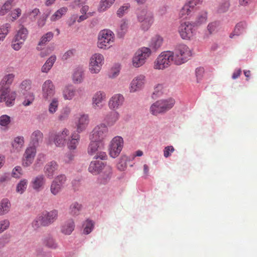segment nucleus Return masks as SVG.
I'll use <instances>...</instances> for the list:
<instances>
[{
    "mask_svg": "<svg viewBox=\"0 0 257 257\" xmlns=\"http://www.w3.org/2000/svg\"><path fill=\"white\" fill-rule=\"evenodd\" d=\"M114 39V35L111 31L107 29L101 30L98 36L97 46L101 49H108L112 46Z\"/></svg>",
    "mask_w": 257,
    "mask_h": 257,
    "instance_id": "20e7f679",
    "label": "nucleus"
},
{
    "mask_svg": "<svg viewBox=\"0 0 257 257\" xmlns=\"http://www.w3.org/2000/svg\"><path fill=\"white\" fill-rule=\"evenodd\" d=\"M246 27L247 24L245 22H241L238 23L235 26L233 32L230 34V38H232L234 36H239L242 34Z\"/></svg>",
    "mask_w": 257,
    "mask_h": 257,
    "instance_id": "7c9ffc66",
    "label": "nucleus"
},
{
    "mask_svg": "<svg viewBox=\"0 0 257 257\" xmlns=\"http://www.w3.org/2000/svg\"><path fill=\"white\" fill-rule=\"evenodd\" d=\"M42 97L47 100L51 99L55 94V87L50 80H46L42 85Z\"/></svg>",
    "mask_w": 257,
    "mask_h": 257,
    "instance_id": "f3484780",
    "label": "nucleus"
},
{
    "mask_svg": "<svg viewBox=\"0 0 257 257\" xmlns=\"http://www.w3.org/2000/svg\"><path fill=\"white\" fill-rule=\"evenodd\" d=\"M24 144V138L23 137H17L15 139L12 146L17 151H19L23 147Z\"/></svg>",
    "mask_w": 257,
    "mask_h": 257,
    "instance_id": "09e8293b",
    "label": "nucleus"
},
{
    "mask_svg": "<svg viewBox=\"0 0 257 257\" xmlns=\"http://www.w3.org/2000/svg\"><path fill=\"white\" fill-rule=\"evenodd\" d=\"M46 182L45 177L39 175L35 177L31 182L33 188L36 191H40L44 186Z\"/></svg>",
    "mask_w": 257,
    "mask_h": 257,
    "instance_id": "bb28decb",
    "label": "nucleus"
},
{
    "mask_svg": "<svg viewBox=\"0 0 257 257\" xmlns=\"http://www.w3.org/2000/svg\"><path fill=\"white\" fill-rule=\"evenodd\" d=\"M56 60V57L55 55H52L50 56L42 66L41 68V71L44 73H48L52 67Z\"/></svg>",
    "mask_w": 257,
    "mask_h": 257,
    "instance_id": "c85d7f7f",
    "label": "nucleus"
},
{
    "mask_svg": "<svg viewBox=\"0 0 257 257\" xmlns=\"http://www.w3.org/2000/svg\"><path fill=\"white\" fill-rule=\"evenodd\" d=\"M130 6L128 4H124L121 6L117 11L116 14L118 17H121L127 12Z\"/></svg>",
    "mask_w": 257,
    "mask_h": 257,
    "instance_id": "680f3d73",
    "label": "nucleus"
},
{
    "mask_svg": "<svg viewBox=\"0 0 257 257\" xmlns=\"http://www.w3.org/2000/svg\"><path fill=\"white\" fill-rule=\"evenodd\" d=\"M173 55L175 58V64L181 65L185 63L191 56V52L189 47L184 44L178 45L174 51Z\"/></svg>",
    "mask_w": 257,
    "mask_h": 257,
    "instance_id": "39448f33",
    "label": "nucleus"
},
{
    "mask_svg": "<svg viewBox=\"0 0 257 257\" xmlns=\"http://www.w3.org/2000/svg\"><path fill=\"white\" fill-rule=\"evenodd\" d=\"M36 148L34 146L30 147L27 149L25 153V159L23 162V165L25 166H28L32 163L36 155Z\"/></svg>",
    "mask_w": 257,
    "mask_h": 257,
    "instance_id": "4be33fe9",
    "label": "nucleus"
},
{
    "mask_svg": "<svg viewBox=\"0 0 257 257\" xmlns=\"http://www.w3.org/2000/svg\"><path fill=\"white\" fill-rule=\"evenodd\" d=\"M151 54V51L148 47H143L139 49L132 58L133 66L135 68H139L143 66Z\"/></svg>",
    "mask_w": 257,
    "mask_h": 257,
    "instance_id": "423d86ee",
    "label": "nucleus"
},
{
    "mask_svg": "<svg viewBox=\"0 0 257 257\" xmlns=\"http://www.w3.org/2000/svg\"><path fill=\"white\" fill-rule=\"evenodd\" d=\"M89 121V116L87 114L80 115L75 122L77 132L80 133L84 131L86 128Z\"/></svg>",
    "mask_w": 257,
    "mask_h": 257,
    "instance_id": "aec40b11",
    "label": "nucleus"
},
{
    "mask_svg": "<svg viewBox=\"0 0 257 257\" xmlns=\"http://www.w3.org/2000/svg\"><path fill=\"white\" fill-rule=\"evenodd\" d=\"M106 165L102 161H91L88 167L89 172L94 175H97L102 170L104 166Z\"/></svg>",
    "mask_w": 257,
    "mask_h": 257,
    "instance_id": "5701e85b",
    "label": "nucleus"
},
{
    "mask_svg": "<svg viewBox=\"0 0 257 257\" xmlns=\"http://www.w3.org/2000/svg\"><path fill=\"white\" fill-rule=\"evenodd\" d=\"M67 7H62L58 10L50 18L51 21L54 22L59 20L62 16L64 15L67 12Z\"/></svg>",
    "mask_w": 257,
    "mask_h": 257,
    "instance_id": "a19ab883",
    "label": "nucleus"
},
{
    "mask_svg": "<svg viewBox=\"0 0 257 257\" xmlns=\"http://www.w3.org/2000/svg\"><path fill=\"white\" fill-rule=\"evenodd\" d=\"M58 217V211L44 210L39 213L32 223V227L37 229L42 226H48L52 224Z\"/></svg>",
    "mask_w": 257,
    "mask_h": 257,
    "instance_id": "f257e3e1",
    "label": "nucleus"
},
{
    "mask_svg": "<svg viewBox=\"0 0 257 257\" xmlns=\"http://www.w3.org/2000/svg\"><path fill=\"white\" fill-rule=\"evenodd\" d=\"M76 91L71 86H66L63 90V96L65 100H71L75 95Z\"/></svg>",
    "mask_w": 257,
    "mask_h": 257,
    "instance_id": "c9c22d12",
    "label": "nucleus"
},
{
    "mask_svg": "<svg viewBox=\"0 0 257 257\" xmlns=\"http://www.w3.org/2000/svg\"><path fill=\"white\" fill-rule=\"evenodd\" d=\"M104 62V58L101 54H93L89 60V70L92 74H97L101 70Z\"/></svg>",
    "mask_w": 257,
    "mask_h": 257,
    "instance_id": "6e6552de",
    "label": "nucleus"
},
{
    "mask_svg": "<svg viewBox=\"0 0 257 257\" xmlns=\"http://www.w3.org/2000/svg\"><path fill=\"white\" fill-rule=\"evenodd\" d=\"M43 243L49 248L56 249L58 247V244L56 240L52 236H48L43 240Z\"/></svg>",
    "mask_w": 257,
    "mask_h": 257,
    "instance_id": "2f4dec72",
    "label": "nucleus"
},
{
    "mask_svg": "<svg viewBox=\"0 0 257 257\" xmlns=\"http://www.w3.org/2000/svg\"><path fill=\"white\" fill-rule=\"evenodd\" d=\"M115 0H101L97 8L99 12H103L110 8Z\"/></svg>",
    "mask_w": 257,
    "mask_h": 257,
    "instance_id": "72a5a7b5",
    "label": "nucleus"
},
{
    "mask_svg": "<svg viewBox=\"0 0 257 257\" xmlns=\"http://www.w3.org/2000/svg\"><path fill=\"white\" fill-rule=\"evenodd\" d=\"M59 100L57 98H53L48 106V111L50 114H54L58 110Z\"/></svg>",
    "mask_w": 257,
    "mask_h": 257,
    "instance_id": "37998d69",
    "label": "nucleus"
},
{
    "mask_svg": "<svg viewBox=\"0 0 257 257\" xmlns=\"http://www.w3.org/2000/svg\"><path fill=\"white\" fill-rule=\"evenodd\" d=\"M11 28L10 24L7 23L0 27V41H3L6 36L8 34Z\"/></svg>",
    "mask_w": 257,
    "mask_h": 257,
    "instance_id": "49530a36",
    "label": "nucleus"
},
{
    "mask_svg": "<svg viewBox=\"0 0 257 257\" xmlns=\"http://www.w3.org/2000/svg\"><path fill=\"white\" fill-rule=\"evenodd\" d=\"M24 42L17 40L14 38L12 41L11 47L15 51H19L22 47Z\"/></svg>",
    "mask_w": 257,
    "mask_h": 257,
    "instance_id": "4d7b16f0",
    "label": "nucleus"
},
{
    "mask_svg": "<svg viewBox=\"0 0 257 257\" xmlns=\"http://www.w3.org/2000/svg\"><path fill=\"white\" fill-rule=\"evenodd\" d=\"M194 25L190 22H182L178 28V32L180 37L184 40L192 38L195 34Z\"/></svg>",
    "mask_w": 257,
    "mask_h": 257,
    "instance_id": "4468645a",
    "label": "nucleus"
},
{
    "mask_svg": "<svg viewBox=\"0 0 257 257\" xmlns=\"http://www.w3.org/2000/svg\"><path fill=\"white\" fill-rule=\"evenodd\" d=\"M50 14V12L47 11L42 15V16L39 19L37 22L39 27H42L45 25L46 20L47 19Z\"/></svg>",
    "mask_w": 257,
    "mask_h": 257,
    "instance_id": "13d9d810",
    "label": "nucleus"
},
{
    "mask_svg": "<svg viewBox=\"0 0 257 257\" xmlns=\"http://www.w3.org/2000/svg\"><path fill=\"white\" fill-rule=\"evenodd\" d=\"M11 122V118L10 116L4 114L0 116V125L7 127Z\"/></svg>",
    "mask_w": 257,
    "mask_h": 257,
    "instance_id": "5fc2aeb1",
    "label": "nucleus"
},
{
    "mask_svg": "<svg viewBox=\"0 0 257 257\" xmlns=\"http://www.w3.org/2000/svg\"><path fill=\"white\" fill-rule=\"evenodd\" d=\"M22 175V169L21 167L17 166L13 170L12 176L14 178H19Z\"/></svg>",
    "mask_w": 257,
    "mask_h": 257,
    "instance_id": "0e129e2a",
    "label": "nucleus"
},
{
    "mask_svg": "<svg viewBox=\"0 0 257 257\" xmlns=\"http://www.w3.org/2000/svg\"><path fill=\"white\" fill-rule=\"evenodd\" d=\"M35 99V95L33 92H29L25 97L23 102V105L28 106L30 105Z\"/></svg>",
    "mask_w": 257,
    "mask_h": 257,
    "instance_id": "3c124183",
    "label": "nucleus"
},
{
    "mask_svg": "<svg viewBox=\"0 0 257 257\" xmlns=\"http://www.w3.org/2000/svg\"><path fill=\"white\" fill-rule=\"evenodd\" d=\"M90 142L88 146L87 153L90 156L95 155L96 159L105 160L107 158L106 153L100 151V142L96 141L90 140Z\"/></svg>",
    "mask_w": 257,
    "mask_h": 257,
    "instance_id": "f8f14e48",
    "label": "nucleus"
},
{
    "mask_svg": "<svg viewBox=\"0 0 257 257\" xmlns=\"http://www.w3.org/2000/svg\"><path fill=\"white\" fill-rule=\"evenodd\" d=\"M10 226V222L8 220H4L0 221V233L7 229Z\"/></svg>",
    "mask_w": 257,
    "mask_h": 257,
    "instance_id": "69168bd1",
    "label": "nucleus"
},
{
    "mask_svg": "<svg viewBox=\"0 0 257 257\" xmlns=\"http://www.w3.org/2000/svg\"><path fill=\"white\" fill-rule=\"evenodd\" d=\"M27 180L26 179L21 180L17 185L16 189L17 192L20 194H22L27 188Z\"/></svg>",
    "mask_w": 257,
    "mask_h": 257,
    "instance_id": "6e6d98bb",
    "label": "nucleus"
},
{
    "mask_svg": "<svg viewBox=\"0 0 257 257\" xmlns=\"http://www.w3.org/2000/svg\"><path fill=\"white\" fill-rule=\"evenodd\" d=\"M16 96V92L12 91L10 87H0V102H5L6 106H13Z\"/></svg>",
    "mask_w": 257,
    "mask_h": 257,
    "instance_id": "1a4fd4ad",
    "label": "nucleus"
},
{
    "mask_svg": "<svg viewBox=\"0 0 257 257\" xmlns=\"http://www.w3.org/2000/svg\"><path fill=\"white\" fill-rule=\"evenodd\" d=\"M66 180V177L64 175H58L51 183V193L54 195L58 194L64 187Z\"/></svg>",
    "mask_w": 257,
    "mask_h": 257,
    "instance_id": "2eb2a0df",
    "label": "nucleus"
},
{
    "mask_svg": "<svg viewBox=\"0 0 257 257\" xmlns=\"http://www.w3.org/2000/svg\"><path fill=\"white\" fill-rule=\"evenodd\" d=\"M172 63L175 64L173 52L167 51L162 52L154 62V68L163 70L169 67Z\"/></svg>",
    "mask_w": 257,
    "mask_h": 257,
    "instance_id": "f03ea898",
    "label": "nucleus"
},
{
    "mask_svg": "<svg viewBox=\"0 0 257 257\" xmlns=\"http://www.w3.org/2000/svg\"><path fill=\"white\" fill-rule=\"evenodd\" d=\"M128 28V23L124 20H122L120 24V33L124 35L127 31Z\"/></svg>",
    "mask_w": 257,
    "mask_h": 257,
    "instance_id": "338daca9",
    "label": "nucleus"
},
{
    "mask_svg": "<svg viewBox=\"0 0 257 257\" xmlns=\"http://www.w3.org/2000/svg\"><path fill=\"white\" fill-rule=\"evenodd\" d=\"M71 110L69 107L65 106L63 107L60 111L58 116V119L60 121L67 120L71 113Z\"/></svg>",
    "mask_w": 257,
    "mask_h": 257,
    "instance_id": "58836bf2",
    "label": "nucleus"
},
{
    "mask_svg": "<svg viewBox=\"0 0 257 257\" xmlns=\"http://www.w3.org/2000/svg\"><path fill=\"white\" fill-rule=\"evenodd\" d=\"M32 81L29 79L23 80L20 85L21 91L25 94V92L28 91L31 88Z\"/></svg>",
    "mask_w": 257,
    "mask_h": 257,
    "instance_id": "de8ad7c7",
    "label": "nucleus"
},
{
    "mask_svg": "<svg viewBox=\"0 0 257 257\" xmlns=\"http://www.w3.org/2000/svg\"><path fill=\"white\" fill-rule=\"evenodd\" d=\"M106 99V93L102 90L97 91L95 92L92 97V105L93 108H101L103 106V103Z\"/></svg>",
    "mask_w": 257,
    "mask_h": 257,
    "instance_id": "a211bd4d",
    "label": "nucleus"
},
{
    "mask_svg": "<svg viewBox=\"0 0 257 257\" xmlns=\"http://www.w3.org/2000/svg\"><path fill=\"white\" fill-rule=\"evenodd\" d=\"M28 34V31L27 29L22 26L17 31L14 38L25 42L27 38Z\"/></svg>",
    "mask_w": 257,
    "mask_h": 257,
    "instance_id": "e433bc0d",
    "label": "nucleus"
},
{
    "mask_svg": "<svg viewBox=\"0 0 257 257\" xmlns=\"http://www.w3.org/2000/svg\"><path fill=\"white\" fill-rule=\"evenodd\" d=\"M15 77V74L9 73L6 75L1 81L0 87H10Z\"/></svg>",
    "mask_w": 257,
    "mask_h": 257,
    "instance_id": "c756f323",
    "label": "nucleus"
},
{
    "mask_svg": "<svg viewBox=\"0 0 257 257\" xmlns=\"http://www.w3.org/2000/svg\"><path fill=\"white\" fill-rule=\"evenodd\" d=\"M80 139V136L75 132L69 136L66 144L67 148L70 150H74L77 148Z\"/></svg>",
    "mask_w": 257,
    "mask_h": 257,
    "instance_id": "412c9836",
    "label": "nucleus"
},
{
    "mask_svg": "<svg viewBox=\"0 0 257 257\" xmlns=\"http://www.w3.org/2000/svg\"><path fill=\"white\" fill-rule=\"evenodd\" d=\"M102 172L99 177V180L100 183L105 184L111 178L112 171V168L109 165H105L102 169Z\"/></svg>",
    "mask_w": 257,
    "mask_h": 257,
    "instance_id": "b1692460",
    "label": "nucleus"
},
{
    "mask_svg": "<svg viewBox=\"0 0 257 257\" xmlns=\"http://www.w3.org/2000/svg\"><path fill=\"white\" fill-rule=\"evenodd\" d=\"M207 19V13L206 12H202L197 17L195 21L194 22L193 25L195 26H199L203 23H205Z\"/></svg>",
    "mask_w": 257,
    "mask_h": 257,
    "instance_id": "c03bdc74",
    "label": "nucleus"
},
{
    "mask_svg": "<svg viewBox=\"0 0 257 257\" xmlns=\"http://www.w3.org/2000/svg\"><path fill=\"white\" fill-rule=\"evenodd\" d=\"M119 118V114L117 111H111L105 117L106 125L111 126L113 125Z\"/></svg>",
    "mask_w": 257,
    "mask_h": 257,
    "instance_id": "cd10ccee",
    "label": "nucleus"
},
{
    "mask_svg": "<svg viewBox=\"0 0 257 257\" xmlns=\"http://www.w3.org/2000/svg\"><path fill=\"white\" fill-rule=\"evenodd\" d=\"M175 102V100L171 98L158 100L151 106L150 108V112L154 115L164 113L172 108Z\"/></svg>",
    "mask_w": 257,
    "mask_h": 257,
    "instance_id": "7ed1b4c3",
    "label": "nucleus"
},
{
    "mask_svg": "<svg viewBox=\"0 0 257 257\" xmlns=\"http://www.w3.org/2000/svg\"><path fill=\"white\" fill-rule=\"evenodd\" d=\"M108 129L104 123L96 125L89 135V140L101 142L107 136Z\"/></svg>",
    "mask_w": 257,
    "mask_h": 257,
    "instance_id": "9d476101",
    "label": "nucleus"
},
{
    "mask_svg": "<svg viewBox=\"0 0 257 257\" xmlns=\"http://www.w3.org/2000/svg\"><path fill=\"white\" fill-rule=\"evenodd\" d=\"M137 19L144 31L148 30L154 22L153 13L147 9H143L138 12Z\"/></svg>",
    "mask_w": 257,
    "mask_h": 257,
    "instance_id": "0eeeda50",
    "label": "nucleus"
},
{
    "mask_svg": "<svg viewBox=\"0 0 257 257\" xmlns=\"http://www.w3.org/2000/svg\"><path fill=\"white\" fill-rule=\"evenodd\" d=\"M83 233L88 234L90 233L93 228L94 223L91 220H86L83 225Z\"/></svg>",
    "mask_w": 257,
    "mask_h": 257,
    "instance_id": "8fccbe9b",
    "label": "nucleus"
},
{
    "mask_svg": "<svg viewBox=\"0 0 257 257\" xmlns=\"http://www.w3.org/2000/svg\"><path fill=\"white\" fill-rule=\"evenodd\" d=\"M22 11L20 8H17L14 9L10 14V16L12 17V20L13 21L18 18L21 15Z\"/></svg>",
    "mask_w": 257,
    "mask_h": 257,
    "instance_id": "e2e57ef3",
    "label": "nucleus"
},
{
    "mask_svg": "<svg viewBox=\"0 0 257 257\" xmlns=\"http://www.w3.org/2000/svg\"><path fill=\"white\" fill-rule=\"evenodd\" d=\"M146 82V76L143 74H140L135 77L129 85L130 93H135L142 90Z\"/></svg>",
    "mask_w": 257,
    "mask_h": 257,
    "instance_id": "dca6fc26",
    "label": "nucleus"
},
{
    "mask_svg": "<svg viewBox=\"0 0 257 257\" xmlns=\"http://www.w3.org/2000/svg\"><path fill=\"white\" fill-rule=\"evenodd\" d=\"M219 24L217 22H213L209 23L207 26V31L210 34H213L219 29Z\"/></svg>",
    "mask_w": 257,
    "mask_h": 257,
    "instance_id": "864d4df0",
    "label": "nucleus"
},
{
    "mask_svg": "<svg viewBox=\"0 0 257 257\" xmlns=\"http://www.w3.org/2000/svg\"><path fill=\"white\" fill-rule=\"evenodd\" d=\"M81 208V204L75 202L72 203L70 205L69 212L72 215H77L80 213Z\"/></svg>",
    "mask_w": 257,
    "mask_h": 257,
    "instance_id": "a18cd8bd",
    "label": "nucleus"
},
{
    "mask_svg": "<svg viewBox=\"0 0 257 257\" xmlns=\"http://www.w3.org/2000/svg\"><path fill=\"white\" fill-rule=\"evenodd\" d=\"M53 33L49 32L44 35L41 38L39 43V46L45 45L47 42H49L53 37Z\"/></svg>",
    "mask_w": 257,
    "mask_h": 257,
    "instance_id": "603ef678",
    "label": "nucleus"
},
{
    "mask_svg": "<svg viewBox=\"0 0 257 257\" xmlns=\"http://www.w3.org/2000/svg\"><path fill=\"white\" fill-rule=\"evenodd\" d=\"M119 71L120 68L118 66L112 67L108 72V76L110 78H115L119 75Z\"/></svg>",
    "mask_w": 257,
    "mask_h": 257,
    "instance_id": "052dcab7",
    "label": "nucleus"
},
{
    "mask_svg": "<svg viewBox=\"0 0 257 257\" xmlns=\"http://www.w3.org/2000/svg\"><path fill=\"white\" fill-rule=\"evenodd\" d=\"M74 229V223L70 220L66 222L61 228V232L65 235H69Z\"/></svg>",
    "mask_w": 257,
    "mask_h": 257,
    "instance_id": "f704fd0d",
    "label": "nucleus"
},
{
    "mask_svg": "<svg viewBox=\"0 0 257 257\" xmlns=\"http://www.w3.org/2000/svg\"><path fill=\"white\" fill-rule=\"evenodd\" d=\"M43 138V135L42 133L39 130L35 131L32 134L31 136V143L34 147H36L39 142L42 141Z\"/></svg>",
    "mask_w": 257,
    "mask_h": 257,
    "instance_id": "473e14b6",
    "label": "nucleus"
},
{
    "mask_svg": "<svg viewBox=\"0 0 257 257\" xmlns=\"http://www.w3.org/2000/svg\"><path fill=\"white\" fill-rule=\"evenodd\" d=\"M229 6V2L227 0H224L220 4L218 8V12L221 13H224L228 10Z\"/></svg>",
    "mask_w": 257,
    "mask_h": 257,
    "instance_id": "bf43d9fd",
    "label": "nucleus"
},
{
    "mask_svg": "<svg viewBox=\"0 0 257 257\" xmlns=\"http://www.w3.org/2000/svg\"><path fill=\"white\" fill-rule=\"evenodd\" d=\"M124 101V98L122 94L120 93L115 94L109 99L108 105L110 109L115 110L122 105Z\"/></svg>",
    "mask_w": 257,
    "mask_h": 257,
    "instance_id": "6ab92c4d",
    "label": "nucleus"
},
{
    "mask_svg": "<svg viewBox=\"0 0 257 257\" xmlns=\"http://www.w3.org/2000/svg\"><path fill=\"white\" fill-rule=\"evenodd\" d=\"M163 39L162 37L156 35L153 37L149 43V46L151 51H156L162 46Z\"/></svg>",
    "mask_w": 257,
    "mask_h": 257,
    "instance_id": "a878e982",
    "label": "nucleus"
},
{
    "mask_svg": "<svg viewBox=\"0 0 257 257\" xmlns=\"http://www.w3.org/2000/svg\"><path fill=\"white\" fill-rule=\"evenodd\" d=\"M11 203L8 199H4L0 202V215L7 213L10 209Z\"/></svg>",
    "mask_w": 257,
    "mask_h": 257,
    "instance_id": "4c0bfd02",
    "label": "nucleus"
},
{
    "mask_svg": "<svg viewBox=\"0 0 257 257\" xmlns=\"http://www.w3.org/2000/svg\"><path fill=\"white\" fill-rule=\"evenodd\" d=\"M174 151L175 149L172 146H169L166 147L164 150V156L165 158H168Z\"/></svg>",
    "mask_w": 257,
    "mask_h": 257,
    "instance_id": "774afa93",
    "label": "nucleus"
},
{
    "mask_svg": "<svg viewBox=\"0 0 257 257\" xmlns=\"http://www.w3.org/2000/svg\"><path fill=\"white\" fill-rule=\"evenodd\" d=\"M58 169V164L55 161H51L45 165L44 169V173L48 178H52Z\"/></svg>",
    "mask_w": 257,
    "mask_h": 257,
    "instance_id": "393cba45",
    "label": "nucleus"
},
{
    "mask_svg": "<svg viewBox=\"0 0 257 257\" xmlns=\"http://www.w3.org/2000/svg\"><path fill=\"white\" fill-rule=\"evenodd\" d=\"M123 146V140L120 136L114 137L111 141L109 147V154L113 158L117 157L121 152Z\"/></svg>",
    "mask_w": 257,
    "mask_h": 257,
    "instance_id": "ddd939ff",
    "label": "nucleus"
},
{
    "mask_svg": "<svg viewBox=\"0 0 257 257\" xmlns=\"http://www.w3.org/2000/svg\"><path fill=\"white\" fill-rule=\"evenodd\" d=\"M193 11V10L191 8L190 6L186 3L180 10L179 17L180 18L187 19Z\"/></svg>",
    "mask_w": 257,
    "mask_h": 257,
    "instance_id": "ea45409f",
    "label": "nucleus"
},
{
    "mask_svg": "<svg viewBox=\"0 0 257 257\" xmlns=\"http://www.w3.org/2000/svg\"><path fill=\"white\" fill-rule=\"evenodd\" d=\"M83 79V70L82 68L76 69L73 75V80L74 83H80Z\"/></svg>",
    "mask_w": 257,
    "mask_h": 257,
    "instance_id": "79ce46f5",
    "label": "nucleus"
},
{
    "mask_svg": "<svg viewBox=\"0 0 257 257\" xmlns=\"http://www.w3.org/2000/svg\"><path fill=\"white\" fill-rule=\"evenodd\" d=\"M69 136V130L64 128L62 131L52 134L50 138V140L52 141L56 146L62 147L66 144Z\"/></svg>",
    "mask_w": 257,
    "mask_h": 257,
    "instance_id": "9b49d317",
    "label": "nucleus"
}]
</instances>
